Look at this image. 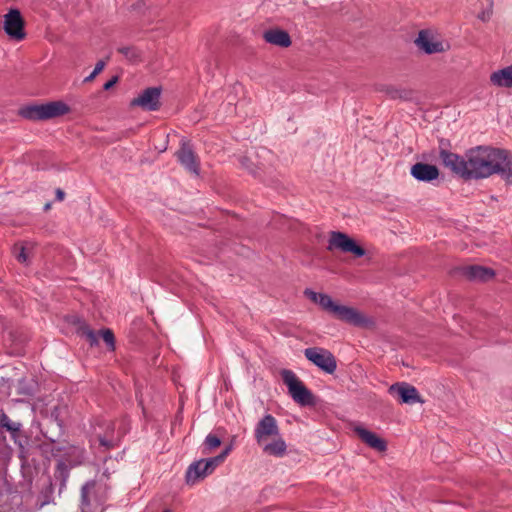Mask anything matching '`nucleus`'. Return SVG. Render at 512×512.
I'll return each mask as SVG.
<instances>
[{
	"label": "nucleus",
	"mask_w": 512,
	"mask_h": 512,
	"mask_svg": "<svg viewBox=\"0 0 512 512\" xmlns=\"http://www.w3.org/2000/svg\"><path fill=\"white\" fill-rule=\"evenodd\" d=\"M161 90L157 87L145 89L138 97L131 101L132 106H139L144 110L154 111L159 108Z\"/></svg>",
	"instance_id": "nucleus-14"
},
{
	"label": "nucleus",
	"mask_w": 512,
	"mask_h": 512,
	"mask_svg": "<svg viewBox=\"0 0 512 512\" xmlns=\"http://www.w3.org/2000/svg\"><path fill=\"white\" fill-rule=\"evenodd\" d=\"M272 157L271 151L261 148L259 151L251 152L248 156L241 159V165L250 173L257 175L258 170L266 168L265 161Z\"/></svg>",
	"instance_id": "nucleus-12"
},
{
	"label": "nucleus",
	"mask_w": 512,
	"mask_h": 512,
	"mask_svg": "<svg viewBox=\"0 0 512 512\" xmlns=\"http://www.w3.org/2000/svg\"><path fill=\"white\" fill-rule=\"evenodd\" d=\"M279 433L277 420L271 414L262 417L254 429V437L258 445L274 436H278Z\"/></svg>",
	"instance_id": "nucleus-10"
},
{
	"label": "nucleus",
	"mask_w": 512,
	"mask_h": 512,
	"mask_svg": "<svg viewBox=\"0 0 512 512\" xmlns=\"http://www.w3.org/2000/svg\"><path fill=\"white\" fill-rule=\"evenodd\" d=\"M179 162L191 173L198 174L199 163L191 147L183 142L177 152Z\"/></svg>",
	"instance_id": "nucleus-17"
},
{
	"label": "nucleus",
	"mask_w": 512,
	"mask_h": 512,
	"mask_svg": "<svg viewBox=\"0 0 512 512\" xmlns=\"http://www.w3.org/2000/svg\"><path fill=\"white\" fill-rule=\"evenodd\" d=\"M47 503H48V501H45V502H43V503H42V505H41V506H44V505H46Z\"/></svg>",
	"instance_id": "nucleus-34"
},
{
	"label": "nucleus",
	"mask_w": 512,
	"mask_h": 512,
	"mask_svg": "<svg viewBox=\"0 0 512 512\" xmlns=\"http://www.w3.org/2000/svg\"><path fill=\"white\" fill-rule=\"evenodd\" d=\"M353 431L355 434L370 448L384 452L387 449V443L384 439L380 438L376 433L366 429L361 424L353 425Z\"/></svg>",
	"instance_id": "nucleus-15"
},
{
	"label": "nucleus",
	"mask_w": 512,
	"mask_h": 512,
	"mask_svg": "<svg viewBox=\"0 0 512 512\" xmlns=\"http://www.w3.org/2000/svg\"><path fill=\"white\" fill-rule=\"evenodd\" d=\"M0 426L11 432L13 435L21 429V423L11 421L5 413L0 415Z\"/></svg>",
	"instance_id": "nucleus-24"
},
{
	"label": "nucleus",
	"mask_w": 512,
	"mask_h": 512,
	"mask_svg": "<svg viewBox=\"0 0 512 512\" xmlns=\"http://www.w3.org/2000/svg\"><path fill=\"white\" fill-rule=\"evenodd\" d=\"M304 294L312 302L318 304L323 310L333 314L340 321L367 329H371L375 326V322L372 318L367 317L356 308L335 303L327 294L317 293L311 289H306Z\"/></svg>",
	"instance_id": "nucleus-2"
},
{
	"label": "nucleus",
	"mask_w": 512,
	"mask_h": 512,
	"mask_svg": "<svg viewBox=\"0 0 512 512\" xmlns=\"http://www.w3.org/2000/svg\"><path fill=\"white\" fill-rule=\"evenodd\" d=\"M231 450L232 446L230 445L215 457L200 459L190 464L186 471V482L193 485L210 475L225 460Z\"/></svg>",
	"instance_id": "nucleus-4"
},
{
	"label": "nucleus",
	"mask_w": 512,
	"mask_h": 512,
	"mask_svg": "<svg viewBox=\"0 0 512 512\" xmlns=\"http://www.w3.org/2000/svg\"><path fill=\"white\" fill-rule=\"evenodd\" d=\"M118 78L117 77H113L112 79H110L109 81H107L105 84H104V89L105 90H109L111 89L117 82Z\"/></svg>",
	"instance_id": "nucleus-32"
},
{
	"label": "nucleus",
	"mask_w": 512,
	"mask_h": 512,
	"mask_svg": "<svg viewBox=\"0 0 512 512\" xmlns=\"http://www.w3.org/2000/svg\"><path fill=\"white\" fill-rule=\"evenodd\" d=\"M388 392L392 397L398 399L400 403L414 404L421 402L417 389L406 382H399L391 385Z\"/></svg>",
	"instance_id": "nucleus-11"
},
{
	"label": "nucleus",
	"mask_w": 512,
	"mask_h": 512,
	"mask_svg": "<svg viewBox=\"0 0 512 512\" xmlns=\"http://www.w3.org/2000/svg\"><path fill=\"white\" fill-rule=\"evenodd\" d=\"M440 158L445 167L449 168L455 174L468 179V165L467 157H462L458 154L442 150L440 152Z\"/></svg>",
	"instance_id": "nucleus-13"
},
{
	"label": "nucleus",
	"mask_w": 512,
	"mask_h": 512,
	"mask_svg": "<svg viewBox=\"0 0 512 512\" xmlns=\"http://www.w3.org/2000/svg\"><path fill=\"white\" fill-rule=\"evenodd\" d=\"M463 274L473 281H487L494 277L495 273L492 269L471 265L463 268Z\"/></svg>",
	"instance_id": "nucleus-19"
},
{
	"label": "nucleus",
	"mask_w": 512,
	"mask_h": 512,
	"mask_svg": "<svg viewBox=\"0 0 512 512\" xmlns=\"http://www.w3.org/2000/svg\"><path fill=\"white\" fill-rule=\"evenodd\" d=\"M410 173L416 180L422 182H431L439 176V170L436 166L422 162L414 164Z\"/></svg>",
	"instance_id": "nucleus-16"
},
{
	"label": "nucleus",
	"mask_w": 512,
	"mask_h": 512,
	"mask_svg": "<svg viewBox=\"0 0 512 512\" xmlns=\"http://www.w3.org/2000/svg\"><path fill=\"white\" fill-rule=\"evenodd\" d=\"M503 179L508 183L512 184V155L507 152L506 160L503 163V169L500 171Z\"/></svg>",
	"instance_id": "nucleus-26"
},
{
	"label": "nucleus",
	"mask_w": 512,
	"mask_h": 512,
	"mask_svg": "<svg viewBox=\"0 0 512 512\" xmlns=\"http://www.w3.org/2000/svg\"><path fill=\"white\" fill-rule=\"evenodd\" d=\"M83 333L91 345L98 344V340L101 337L110 349L113 350L115 348L114 334L110 329H104L96 333L91 329L86 328Z\"/></svg>",
	"instance_id": "nucleus-20"
},
{
	"label": "nucleus",
	"mask_w": 512,
	"mask_h": 512,
	"mask_svg": "<svg viewBox=\"0 0 512 512\" xmlns=\"http://www.w3.org/2000/svg\"><path fill=\"white\" fill-rule=\"evenodd\" d=\"M280 374L283 383L288 388V393L296 403L302 406L313 404V394L292 370L283 369Z\"/></svg>",
	"instance_id": "nucleus-5"
},
{
	"label": "nucleus",
	"mask_w": 512,
	"mask_h": 512,
	"mask_svg": "<svg viewBox=\"0 0 512 512\" xmlns=\"http://www.w3.org/2000/svg\"><path fill=\"white\" fill-rule=\"evenodd\" d=\"M415 43L418 48L426 54L442 53L450 48L447 41L440 39L438 36L427 30L419 32Z\"/></svg>",
	"instance_id": "nucleus-8"
},
{
	"label": "nucleus",
	"mask_w": 512,
	"mask_h": 512,
	"mask_svg": "<svg viewBox=\"0 0 512 512\" xmlns=\"http://www.w3.org/2000/svg\"><path fill=\"white\" fill-rule=\"evenodd\" d=\"M305 357L315 366L328 374H333L337 368V362L334 355L327 349L320 347H310L304 350Z\"/></svg>",
	"instance_id": "nucleus-7"
},
{
	"label": "nucleus",
	"mask_w": 512,
	"mask_h": 512,
	"mask_svg": "<svg viewBox=\"0 0 512 512\" xmlns=\"http://www.w3.org/2000/svg\"><path fill=\"white\" fill-rule=\"evenodd\" d=\"M15 257L18 262L27 265L28 264V255L26 253V249L23 245L19 247V252H15Z\"/></svg>",
	"instance_id": "nucleus-29"
},
{
	"label": "nucleus",
	"mask_w": 512,
	"mask_h": 512,
	"mask_svg": "<svg viewBox=\"0 0 512 512\" xmlns=\"http://www.w3.org/2000/svg\"><path fill=\"white\" fill-rule=\"evenodd\" d=\"M266 42L280 46V47H289L291 45V38L289 34L280 29H271L264 33L263 35Z\"/></svg>",
	"instance_id": "nucleus-22"
},
{
	"label": "nucleus",
	"mask_w": 512,
	"mask_h": 512,
	"mask_svg": "<svg viewBox=\"0 0 512 512\" xmlns=\"http://www.w3.org/2000/svg\"><path fill=\"white\" fill-rule=\"evenodd\" d=\"M65 193L61 189L56 190V198L59 201H62L64 199Z\"/></svg>",
	"instance_id": "nucleus-33"
},
{
	"label": "nucleus",
	"mask_w": 512,
	"mask_h": 512,
	"mask_svg": "<svg viewBox=\"0 0 512 512\" xmlns=\"http://www.w3.org/2000/svg\"><path fill=\"white\" fill-rule=\"evenodd\" d=\"M327 249L329 251L339 250L344 253H351L356 257L365 255L364 248L359 246L347 234L340 231L330 232Z\"/></svg>",
	"instance_id": "nucleus-6"
},
{
	"label": "nucleus",
	"mask_w": 512,
	"mask_h": 512,
	"mask_svg": "<svg viewBox=\"0 0 512 512\" xmlns=\"http://www.w3.org/2000/svg\"><path fill=\"white\" fill-rule=\"evenodd\" d=\"M270 439V442L266 440L264 443L259 444V446L262 448V451L270 456L283 457L286 454L287 445L280 433L278 436H274Z\"/></svg>",
	"instance_id": "nucleus-18"
},
{
	"label": "nucleus",
	"mask_w": 512,
	"mask_h": 512,
	"mask_svg": "<svg viewBox=\"0 0 512 512\" xmlns=\"http://www.w3.org/2000/svg\"><path fill=\"white\" fill-rule=\"evenodd\" d=\"M99 442L100 445L106 448H112L115 446V439L113 436H110V434H107L105 436H99Z\"/></svg>",
	"instance_id": "nucleus-28"
},
{
	"label": "nucleus",
	"mask_w": 512,
	"mask_h": 512,
	"mask_svg": "<svg viewBox=\"0 0 512 512\" xmlns=\"http://www.w3.org/2000/svg\"><path fill=\"white\" fill-rule=\"evenodd\" d=\"M507 151L490 146H478L466 153L468 179L488 178L503 169Z\"/></svg>",
	"instance_id": "nucleus-1"
},
{
	"label": "nucleus",
	"mask_w": 512,
	"mask_h": 512,
	"mask_svg": "<svg viewBox=\"0 0 512 512\" xmlns=\"http://www.w3.org/2000/svg\"><path fill=\"white\" fill-rule=\"evenodd\" d=\"M490 82L496 87H512V65L494 71L490 75Z\"/></svg>",
	"instance_id": "nucleus-21"
},
{
	"label": "nucleus",
	"mask_w": 512,
	"mask_h": 512,
	"mask_svg": "<svg viewBox=\"0 0 512 512\" xmlns=\"http://www.w3.org/2000/svg\"><path fill=\"white\" fill-rule=\"evenodd\" d=\"M70 111L69 106L63 101H51L40 105L26 106L20 114L24 118L33 121L49 120L63 116Z\"/></svg>",
	"instance_id": "nucleus-3"
},
{
	"label": "nucleus",
	"mask_w": 512,
	"mask_h": 512,
	"mask_svg": "<svg viewBox=\"0 0 512 512\" xmlns=\"http://www.w3.org/2000/svg\"><path fill=\"white\" fill-rule=\"evenodd\" d=\"M96 483L87 482L81 489V512H93L91 509V501L94 500Z\"/></svg>",
	"instance_id": "nucleus-23"
},
{
	"label": "nucleus",
	"mask_w": 512,
	"mask_h": 512,
	"mask_svg": "<svg viewBox=\"0 0 512 512\" xmlns=\"http://www.w3.org/2000/svg\"><path fill=\"white\" fill-rule=\"evenodd\" d=\"M3 29L14 40L21 41L25 38L24 20L18 9L12 8L4 15Z\"/></svg>",
	"instance_id": "nucleus-9"
},
{
	"label": "nucleus",
	"mask_w": 512,
	"mask_h": 512,
	"mask_svg": "<svg viewBox=\"0 0 512 512\" xmlns=\"http://www.w3.org/2000/svg\"><path fill=\"white\" fill-rule=\"evenodd\" d=\"M221 440L214 434H208L203 442V453L208 454L220 446Z\"/></svg>",
	"instance_id": "nucleus-25"
},
{
	"label": "nucleus",
	"mask_w": 512,
	"mask_h": 512,
	"mask_svg": "<svg viewBox=\"0 0 512 512\" xmlns=\"http://www.w3.org/2000/svg\"><path fill=\"white\" fill-rule=\"evenodd\" d=\"M164 512H172V511H171V510H169V509H167V510H165Z\"/></svg>",
	"instance_id": "nucleus-35"
},
{
	"label": "nucleus",
	"mask_w": 512,
	"mask_h": 512,
	"mask_svg": "<svg viewBox=\"0 0 512 512\" xmlns=\"http://www.w3.org/2000/svg\"><path fill=\"white\" fill-rule=\"evenodd\" d=\"M106 63L103 60H100L96 63L94 70L91 72L89 76L84 79V82H91L102 70L104 69Z\"/></svg>",
	"instance_id": "nucleus-27"
},
{
	"label": "nucleus",
	"mask_w": 512,
	"mask_h": 512,
	"mask_svg": "<svg viewBox=\"0 0 512 512\" xmlns=\"http://www.w3.org/2000/svg\"><path fill=\"white\" fill-rule=\"evenodd\" d=\"M119 51L130 60H135L138 57L137 51L132 47H123Z\"/></svg>",
	"instance_id": "nucleus-30"
},
{
	"label": "nucleus",
	"mask_w": 512,
	"mask_h": 512,
	"mask_svg": "<svg viewBox=\"0 0 512 512\" xmlns=\"http://www.w3.org/2000/svg\"><path fill=\"white\" fill-rule=\"evenodd\" d=\"M385 92L392 99L403 97V95H402L403 92L400 89L395 88V87H387Z\"/></svg>",
	"instance_id": "nucleus-31"
}]
</instances>
